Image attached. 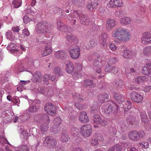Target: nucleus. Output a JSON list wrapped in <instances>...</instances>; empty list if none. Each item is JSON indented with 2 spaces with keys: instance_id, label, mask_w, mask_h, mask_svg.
<instances>
[{
  "instance_id": "f257e3e1",
  "label": "nucleus",
  "mask_w": 151,
  "mask_h": 151,
  "mask_svg": "<svg viewBox=\"0 0 151 151\" xmlns=\"http://www.w3.org/2000/svg\"><path fill=\"white\" fill-rule=\"evenodd\" d=\"M113 38L121 42H125L129 40L131 35L129 30L125 28L117 27L112 31Z\"/></svg>"
},
{
  "instance_id": "f03ea898",
  "label": "nucleus",
  "mask_w": 151,
  "mask_h": 151,
  "mask_svg": "<svg viewBox=\"0 0 151 151\" xmlns=\"http://www.w3.org/2000/svg\"><path fill=\"white\" fill-rule=\"evenodd\" d=\"M66 65L65 70L68 74H73V76L76 78H79L82 76V67L79 63L75 64L74 67L73 64L68 60L65 62Z\"/></svg>"
},
{
  "instance_id": "7ed1b4c3",
  "label": "nucleus",
  "mask_w": 151,
  "mask_h": 151,
  "mask_svg": "<svg viewBox=\"0 0 151 151\" xmlns=\"http://www.w3.org/2000/svg\"><path fill=\"white\" fill-rule=\"evenodd\" d=\"M78 16L81 23L83 24H88L89 23V20L86 17L85 15L80 10L74 11L73 13L70 14L68 16V18L72 24H75L76 23V16Z\"/></svg>"
},
{
  "instance_id": "20e7f679",
  "label": "nucleus",
  "mask_w": 151,
  "mask_h": 151,
  "mask_svg": "<svg viewBox=\"0 0 151 151\" xmlns=\"http://www.w3.org/2000/svg\"><path fill=\"white\" fill-rule=\"evenodd\" d=\"M114 98L117 103L116 106L117 107H120L123 108L125 111H128L131 109L132 105L131 102L129 101H127L126 103L125 102L124 96L121 94L115 93Z\"/></svg>"
},
{
  "instance_id": "39448f33",
  "label": "nucleus",
  "mask_w": 151,
  "mask_h": 151,
  "mask_svg": "<svg viewBox=\"0 0 151 151\" xmlns=\"http://www.w3.org/2000/svg\"><path fill=\"white\" fill-rule=\"evenodd\" d=\"M145 134V132L142 130H140L139 132L132 131L128 134V137L131 140L137 141L144 137Z\"/></svg>"
},
{
  "instance_id": "423d86ee",
  "label": "nucleus",
  "mask_w": 151,
  "mask_h": 151,
  "mask_svg": "<svg viewBox=\"0 0 151 151\" xmlns=\"http://www.w3.org/2000/svg\"><path fill=\"white\" fill-rule=\"evenodd\" d=\"M39 119L37 122L42 121L44 122L41 125L40 129L42 131H46L49 127L48 124L50 123V119L49 116L47 114H44L39 116Z\"/></svg>"
},
{
  "instance_id": "0eeeda50",
  "label": "nucleus",
  "mask_w": 151,
  "mask_h": 151,
  "mask_svg": "<svg viewBox=\"0 0 151 151\" xmlns=\"http://www.w3.org/2000/svg\"><path fill=\"white\" fill-rule=\"evenodd\" d=\"M91 126L89 124H85L82 126L80 128V132L84 137L90 136L92 133Z\"/></svg>"
},
{
  "instance_id": "6e6552de",
  "label": "nucleus",
  "mask_w": 151,
  "mask_h": 151,
  "mask_svg": "<svg viewBox=\"0 0 151 151\" xmlns=\"http://www.w3.org/2000/svg\"><path fill=\"white\" fill-rule=\"evenodd\" d=\"M80 49L78 47L77 45L74 46L70 51V57L74 59H78L80 55Z\"/></svg>"
},
{
  "instance_id": "1a4fd4ad",
  "label": "nucleus",
  "mask_w": 151,
  "mask_h": 151,
  "mask_svg": "<svg viewBox=\"0 0 151 151\" xmlns=\"http://www.w3.org/2000/svg\"><path fill=\"white\" fill-rule=\"evenodd\" d=\"M45 110L50 115L54 116L56 114L55 106L50 103L46 104L45 106Z\"/></svg>"
},
{
  "instance_id": "9d476101",
  "label": "nucleus",
  "mask_w": 151,
  "mask_h": 151,
  "mask_svg": "<svg viewBox=\"0 0 151 151\" xmlns=\"http://www.w3.org/2000/svg\"><path fill=\"white\" fill-rule=\"evenodd\" d=\"M123 5L122 0H110L107 4L109 8L119 7Z\"/></svg>"
},
{
  "instance_id": "9b49d317",
  "label": "nucleus",
  "mask_w": 151,
  "mask_h": 151,
  "mask_svg": "<svg viewBox=\"0 0 151 151\" xmlns=\"http://www.w3.org/2000/svg\"><path fill=\"white\" fill-rule=\"evenodd\" d=\"M93 120L94 123L97 124H101L103 126H105L107 124V119L105 118H101L99 114L94 116Z\"/></svg>"
},
{
  "instance_id": "f8f14e48",
  "label": "nucleus",
  "mask_w": 151,
  "mask_h": 151,
  "mask_svg": "<svg viewBox=\"0 0 151 151\" xmlns=\"http://www.w3.org/2000/svg\"><path fill=\"white\" fill-rule=\"evenodd\" d=\"M141 41L145 44H151V31L144 32L142 35Z\"/></svg>"
},
{
  "instance_id": "ddd939ff",
  "label": "nucleus",
  "mask_w": 151,
  "mask_h": 151,
  "mask_svg": "<svg viewBox=\"0 0 151 151\" xmlns=\"http://www.w3.org/2000/svg\"><path fill=\"white\" fill-rule=\"evenodd\" d=\"M44 143L49 148L54 147L57 144L56 139L50 137H47L44 140Z\"/></svg>"
},
{
  "instance_id": "4468645a",
  "label": "nucleus",
  "mask_w": 151,
  "mask_h": 151,
  "mask_svg": "<svg viewBox=\"0 0 151 151\" xmlns=\"http://www.w3.org/2000/svg\"><path fill=\"white\" fill-rule=\"evenodd\" d=\"M130 97L133 101L138 103L141 102L143 100L142 96L135 92L131 93Z\"/></svg>"
},
{
  "instance_id": "2eb2a0df",
  "label": "nucleus",
  "mask_w": 151,
  "mask_h": 151,
  "mask_svg": "<svg viewBox=\"0 0 151 151\" xmlns=\"http://www.w3.org/2000/svg\"><path fill=\"white\" fill-rule=\"evenodd\" d=\"M45 24L42 22H40L37 24L35 29L36 32L38 34L45 33V29L47 27Z\"/></svg>"
},
{
  "instance_id": "dca6fc26",
  "label": "nucleus",
  "mask_w": 151,
  "mask_h": 151,
  "mask_svg": "<svg viewBox=\"0 0 151 151\" xmlns=\"http://www.w3.org/2000/svg\"><path fill=\"white\" fill-rule=\"evenodd\" d=\"M115 20L112 19H107L106 24V29L108 31H110L116 25Z\"/></svg>"
},
{
  "instance_id": "f3484780",
  "label": "nucleus",
  "mask_w": 151,
  "mask_h": 151,
  "mask_svg": "<svg viewBox=\"0 0 151 151\" xmlns=\"http://www.w3.org/2000/svg\"><path fill=\"white\" fill-rule=\"evenodd\" d=\"M113 105H103L102 107V110L104 114L106 116L111 113L113 110Z\"/></svg>"
},
{
  "instance_id": "a211bd4d",
  "label": "nucleus",
  "mask_w": 151,
  "mask_h": 151,
  "mask_svg": "<svg viewBox=\"0 0 151 151\" xmlns=\"http://www.w3.org/2000/svg\"><path fill=\"white\" fill-rule=\"evenodd\" d=\"M79 119L81 122L83 123H86L89 121L87 113L85 111H82L79 113Z\"/></svg>"
},
{
  "instance_id": "6ab92c4d",
  "label": "nucleus",
  "mask_w": 151,
  "mask_h": 151,
  "mask_svg": "<svg viewBox=\"0 0 151 151\" xmlns=\"http://www.w3.org/2000/svg\"><path fill=\"white\" fill-rule=\"evenodd\" d=\"M107 37L108 35L105 32H102L99 37V42L104 47H106L107 45V43L106 42Z\"/></svg>"
},
{
  "instance_id": "aec40b11",
  "label": "nucleus",
  "mask_w": 151,
  "mask_h": 151,
  "mask_svg": "<svg viewBox=\"0 0 151 151\" xmlns=\"http://www.w3.org/2000/svg\"><path fill=\"white\" fill-rule=\"evenodd\" d=\"M67 54L64 51L61 50L56 51L55 54V57L58 58L64 59L66 58Z\"/></svg>"
},
{
  "instance_id": "412c9836",
  "label": "nucleus",
  "mask_w": 151,
  "mask_h": 151,
  "mask_svg": "<svg viewBox=\"0 0 151 151\" xmlns=\"http://www.w3.org/2000/svg\"><path fill=\"white\" fill-rule=\"evenodd\" d=\"M148 80V77L144 76H140L136 77L135 80V82L138 84L141 83Z\"/></svg>"
},
{
  "instance_id": "4be33fe9",
  "label": "nucleus",
  "mask_w": 151,
  "mask_h": 151,
  "mask_svg": "<svg viewBox=\"0 0 151 151\" xmlns=\"http://www.w3.org/2000/svg\"><path fill=\"white\" fill-rule=\"evenodd\" d=\"M16 45L15 44L13 43H10L9 44L7 47V49L9 51L12 53L15 54L17 52L18 50L15 48Z\"/></svg>"
},
{
  "instance_id": "5701e85b",
  "label": "nucleus",
  "mask_w": 151,
  "mask_h": 151,
  "mask_svg": "<svg viewBox=\"0 0 151 151\" xmlns=\"http://www.w3.org/2000/svg\"><path fill=\"white\" fill-rule=\"evenodd\" d=\"M32 74V79L33 82H36L39 81L41 79V75L39 72H35L33 74Z\"/></svg>"
},
{
  "instance_id": "b1692460",
  "label": "nucleus",
  "mask_w": 151,
  "mask_h": 151,
  "mask_svg": "<svg viewBox=\"0 0 151 151\" xmlns=\"http://www.w3.org/2000/svg\"><path fill=\"white\" fill-rule=\"evenodd\" d=\"M131 19L128 17H124L121 18L119 20L120 23L122 25H126L130 24Z\"/></svg>"
},
{
  "instance_id": "393cba45",
  "label": "nucleus",
  "mask_w": 151,
  "mask_h": 151,
  "mask_svg": "<svg viewBox=\"0 0 151 151\" xmlns=\"http://www.w3.org/2000/svg\"><path fill=\"white\" fill-rule=\"evenodd\" d=\"M79 130L76 127L72 128L70 130V136L72 138L77 137L79 134Z\"/></svg>"
},
{
  "instance_id": "a878e982",
  "label": "nucleus",
  "mask_w": 151,
  "mask_h": 151,
  "mask_svg": "<svg viewBox=\"0 0 151 151\" xmlns=\"http://www.w3.org/2000/svg\"><path fill=\"white\" fill-rule=\"evenodd\" d=\"M133 55L132 52L130 50L127 49L124 51L122 55L125 58L129 59L131 58Z\"/></svg>"
},
{
  "instance_id": "bb28decb",
  "label": "nucleus",
  "mask_w": 151,
  "mask_h": 151,
  "mask_svg": "<svg viewBox=\"0 0 151 151\" xmlns=\"http://www.w3.org/2000/svg\"><path fill=\"white\" fill-rule=\"evenodd\" d=\"M52 52V48L50 45L45 46V50L42 55V56L44 57L50 54Z\"/></svg>"
},
{
  "instance_id": "cd10ccee",
  "label": "nucleus",
  "mask_w": 151,
  "mask_h": 151,
  "mask_svg": "<svg viewBox=\"0 0 151 151\" xmlns=\"http://www.w3.org/2000/svg\"><path fill=\"white\" fill-rule=\"evenodd\" d=\"M42 38L41 40V43H42L44 44L47 45H50L51 42V40L49 38L47 37L45 35L43 34L41 36Z\"/></svg>"
},
{
  "instance_id": "c85d7f7f",
  "label": "nucleus",
  "mask_w": 151,
  "mask_h": 151,
  "mask_svg": "<svg viewBox=\"0 0 151 151\" xmlns=\"http://www.w3.org/2000/svg\"><path fill=\"white\" fill-rule=\"evenodd\" d=\"M58 29L62 32H66L67 31V27L66 25H63L62 22L59 21L57 23Z\"/></svg>"
},
{
  "instance_id": "c756f323",
  "label": "nucleus",
  "mask_w": 151,
  "mask_h": 151,
  "mask_svg": "<svg viewBox=\"0 0 151 151\" xmlns=\"http://www.w3.org/2000/svg\"><path fill=\"white\" fill-rule=\"evenodd\" d=\"M141 121L142 122L145 124L148 121L146 114L145 112H142L141 113Z\"/></svg>"
},
{
  "instance_id": "7c9ffc66",
  "label": "nucleus",
  "mask_w": 151,
  "mask_h": 151,
  "mask_svg": "<svg viewBox=\"0 0 151 151\" xmlns=\"http://www.w3.org/2000/svg\"><path fill=\"white\" fill-rule=\"evenodd\" d=\"M22 4V0H13L12 5L14 7L17 8L20 7Z\"/></svg>"
},
{
  "instance_id": "2f4dec72",
  "label": "nucleus",
  "mask_w": 151,
  "mask_h": 151,
  "mask_svg": "<svg viewBox=\"0 0 151 151\" xmlns=\"http://www.w3.org/2000/svg\"><path fill=\"white\" fill-rule=\"evenodd\" d=\"M1 117L3 119V120L4 122H5V121H6L8 122H10L12 120L10 118V116L6 112H4L2 113Z\"/></svg>"
},
{
  "instance_id": "473e14b6",
  "label": "nucleus",
  "mask_w": 151,
  "mask_h": 151,
  "mask_svg": "<svg viewBox=\"0 0 151 151\" xmlns=\"http://www.w3.org/2000/svg\"><path fill=\"white\" fill-rule=\"evenodd\" d=\"M84 86H89L90 87H93L95 86V84L93 83L92 81L90 80H86L84 82Z\"/></svg>"
},
{
  "instance_id": "72a5a7b5",
  "label": "nucleus",
  "mask_w": 151,
  "mask_h": 151,
  "mask_svg": "<svg viewBox=\"0 0 151 151\" xmlns=\"http://www.w3.org/2000/svg\"><path fill=\"white\" fill-rule=\"evenodd\" d=\"M142 73L144 75L148 76L151 74V69L146 67H144L142 69Z\"/></svg>"
},
{
  "instance_id": "f704fd0d",
  "label": "nucleus",
  "mask_w": 151,
  "mask_h": 151,
  "mask_svg": "<svg viewBox=\"0 0 151 151\" xmlns=\"http://www.w3.org/2000/svg\"><path fill=\"white\" fill-rule=\"evenodd\" d=\"M122 147L121 146L116 145L109 148L108 151H121Z\"/></svg>"
},
{
  "instance_id": "c9c22d12",
  "label": "nucleus",
  "mask_w": 151,
  "mask_h": 151,
  "mask_svg": "<svg viewBox=\"0 0 151 151\" xmlns=\"http://www.w3.org/2000/svg\"><path fill=\"white\" fill-rule=\"evenodd\" d=\"M50 129L54 133L57 134L59 132L60 127L57 124H55L53 126L51 127Z\"/></svg>"
},
{
  "instance_id": "e433bc0d",
  "label": "nucleus",
  "mask_w": 151,
  "mask_h": 151,
  "mask_svg": "<svg viewBox=\"0 0 151 151\" xmlns=\"http://www.w3.org/2000/svg\"><path fill=\"white\" fill-rule=\"evenodd\" d=\"M139 147L143 149H147L149 147V145L148 142H144L139 143Z\"/></svg>"
},
{
  "instance_id": "4c0bfd02",
  "label": "nucleus",
  "mask_w": 151,
  "mask_h": 151,
  "mask_svg": "<svg viewBox=\"0 0 151 151\" xmlns=\"http://www.w3.org/2000/svg\"><path fill=\"white\" fill-rule=\"evenodd\" d=\"M143 54L145 55H148L151 53V46H147L144 49Z\"/></svg>"
},
{
  "instance_id": "58836bf2",
  "label": "nucleus",
  "mask_w": 151,
  "mask_h": 151,
  "mask_svg": "<svg viewBox=\"0 0 151 151\" xmlns=\"http://www.w3.org/2000/svg\"><path fill=\"white\" fill-rule=\"evenodd\" d=\"M0 143L3 145L5 144H8L11 145L6 139L3 136H0Z\"/></svg>"
},
{
  "instance_id": "ea45409f",
  "label": "nucleus",
  "mask_w": 151,
  "mask_h": 151,
  "mask_svg": "<svg viewBox=\"0 0 151 151\" xmlns=\"http://www.w3.org/2000/svg\"><path fill=\"white\" fill-rule=\"evenodd\" d=\"M75 106L79 110H81L86 109V105H82L78 103L77 102L75 103Z\"/></svg>"
},
{
  "instance_id": "a19ab883",
  "label": "nucleus",
  "mask_w": 151,
  "mask_h": 151,
  "mask_svg": "<svg viewBox=\"0 0 151 151\" xmlns=\"http://www.w3.org/2000/svg\"><path fill=\"white\" fill-rule=\"evenodd\" d=\"M67 40L69 42H73L76 39V37L72 35H68L66 36Z\"/></svg>"
},
{
  "instance_id": "79ce46f5",
  "label": "nucleus",
  "mask_w": 151,
  "mask_h": 151,
  "mask_svg": "<svg viewBox=\"0 0 151 151\" xmlns=\"http://www.w3.org/2000/svg\"><path fill=\"white\" fill-rule=\"evenodd\" d=\"M6 37L8 39H9L11 41H13L14 40V39L12 34V32L11 31H8L6 32Z\"/></svg>"
},
{
  "instance_id": "37998d69",
  "label": "nucleus",
  "mask_w": 151,
  "mask_h": 151,
  "mask_svg": "<svg viewBox=\"0 0 151 151\" xmlns=\"http://www.w3.org/2000/svg\"><path fill=\"white\" fill-rule=\"evenodd\" d=\"M21 130L22 131L21 136H23V137L25 139H27L28 136V133H27V131L24 130L22 128H21Z\"/></svg>"
},
{
  "instance_id": "c03bdc74",
  "label": "nucleus",
  "mask_w": 151,
  "mask_h": 151,
  "mask_svg": "<svg viewBox=\"0 0 151 151\" xmlns=\"http://www.w3.org/2000/svg\"><path fill=\"white\" fill-rule=\"evenodd\" d=\"M50 75L49 74L45 75L43 77V82L45 84L47 85L48 84V80L49 79Z\"/></svg>"
},
{
  "instance_id": "a18cd8bd",
  "label": "nucleus",
  "mask_w": 151,
  "mask_h": 151,
  "mask_svg": "<svg viewBox=\"0 0 151 151\" xmlns=\"http://www.w3.org/2000/svg\"><path fill=\"white\" fill-rule=\"evenodd\" d=\"M70 138L68 137V135L65 133H63L61 137V140L63 142H66Z\"/></svg>"
},
{
  "instance_id": "49530a36",
  "label": "nucleus",
  "mask_w": 151,
  "mask_h": 151,
  "mask_svg": "<svg viewBox=\"0 0 151 151\" xmlns=\"http://www.w3.org/2000/svg\"><path fill=\"white\" fill-rule=\"evenodd\" d=\"M19 150L16 151H29L28 148L26 145H22L19 147Z\"/></svg>"
},
{
  "instance_id": "de8ad7c7",
  "label": "nucleus",
  "mask_w": 151,
  "mask_h": 151,
  "mask_svg": "<svg viewBox=\"0 0 151 151\" xmlns=\"http://www.w3.org/2000/svg\"><path fill=\"white\" fill-rule=\"evenodd\" d=\"M53 122L55 124H57L58 126H59L62 122L61 119L60 117H58L54 119Z\"/></svg>"
},
{
  "instance_id": "09e8293b",
  "label": "nucleus",
  "mask_w": 151,
  "mask_h": 151,
  "mask_svg": "<svg viewBox=\"0 0 151 151\" xmlns=\"http://www.w3.org/2000/svg\"><path fill=\"white\" fill-rule=\"evenodd\" d=\"M28 117V114L27 113H26L25 114H24L20 116V119H21V121H23L27 119Z\"/></svg>"
},
{
  "instance_id": "8fccbe9b",
  "label": "nucleus",
  "mask_w": 151,
  "mask_h": 151,
  "mask_svg": "<svg viewBox=\"0 0 151 151\" xmlns=\"http://www.w3.org/2000/svg\"><path fill=\"white\" fill-rule=\"evenodd\" d=\"M124 84L123 82L121 80L118 79L116 80V84L118 87L122 88Z\"/></svg>"
},
{
  "instance_id": "3c124183",
  "label": "nucleus",
  "mask_w": 151,
  "mask_h": 151,
  "mask_svg": "<svg viewBox=\"0 0 151 151\" xmlns=\"http://www.w3.org/2000/svg\"><path fill=\"white\" fill-rule=\"evenodd\" d=\"M103 96V95L101 94L98 95L97 97V99L98 101L101 103H104L105 101Z\"/></svg>"
},
{
  "instance_id": "603ef678",
  "label": "nucleus",
  "mask_w": 151,
  "mask_h": 151,
  "mask_svg": "<svg viewBox=\"0 0 151 151\" xmlns=\"http://www.w3.org/2000/svg\"><path fill=\"white\" fill-rule=\"evenodd\" d=\"M73 96L75 99L77 100L78 101L81 102L83 101V99L81 98V96L77 93H75Z\"/></svg>"
},
{
  "instance_id": "864d4df0",
  "label": "nucleus",
  "mask_w": 151,
  "mask_h": 151,
  "mask_svg": "<svg viewBox=\"0 0 151 151\" xmlns=\"http://www.w3.org/2000/svg\"><path fill=\"white\" fill-rule=\"evenodd\" d=\"M99 110V108L97 105H93L91 107V112L96 113Z\"/></svg>"
},
{
  "instance_id": "5fc2aeb1",
  "label": "nucleus",
  "mask_w": 151,
  "mask_h": 151,
  "mask_svg": "<svg viewBox=\"0 0 151 151\" xmlns=\"http://www.w3.org/2000/svg\"><path fill=\"white\" fill-rule=\"evenodd\" d=\"M37 108L35 106H30L29 109L28 111L30 112H35L37 110Z\"/></svg>"
},
{
  "instance_id": "6e6d98bb",
  "label": "nucleus",
  "mask_w": 151,
  "mask_h": 151,
  "mask_svg": "<svg viewBox=\"0 0 151 151\" xmlns=\"http://www.w3.org/2000/svg\"><path fill=\"white\" fill-rule=\"evenodd\" d=\"M88 44L89 47H93L96 45V43L94 40H92L89 42Z\"/></svg>"
},
{
  "instance_id": "4d7b16f0",
  "label": "nucleus",
  "mask_w": 151,
  "mask_h": 151,
  "mask_svg": "<svg viewBox=\"0 0 151 151\" xmlns=\"http://www.w3.org/2000/svg\"><path fill=\"white\" fill-rule=\"evenodd\" d=\"M60 69L59 67H56L54 69V72L56 76L60 75Z\"/></svg>"
},
{
  "instance_id": "13d9d810",
  "label": "nucleus",
  "mask_w": 151,
  "mask_h": 151,
  "mask_svg": "<svg viewBox=\"0 0 151 151\" xmlns=\"http://www.w3.org/2000/svg\"><path fill=\"white\" fill-rule=\"evenodd\" d=\"M127 121V122H129V124H134V120L133 117L129 116L128 117Z\"/></svg>"
},
{
  "instance_id": "bf43d9fd",
  "label": "nucleus",
  "mask_w": 151,
  "mask_h": 151,
  "mask_svg": "<svg viewBox=\"0 0 151 151\" xmlns=\"http://www.w3.org/2000/svg\"><path fill=\"white\" fill-rule=\"evenodd\" d=\"M23 19L24 22L26 24H27L30 20V18L27 16H25L23 17Z\"/></svg>"
},
{
  "instance_id": "052dcab7",
  "label": "nucleus",
  "mask_w": 151,
  "mask_h": 151,
  "mask_svg": "<svg viewBox=\"0 0 151 151\" xmlns=\"http://www.w3.org/2000/svg\"><path fill=\"white\" fill-rule=\"evenodd\" d=\"M112 67L111 66L107 65L106 66L105 69V71L106 72L110 73L111 72L112 70Z\"/></svg>"
},
{
  "instance_id": "680f3d73",
  "label": "nucleus",
  "mask_w": 151,
  "mask_h": 151,
  "mask_svg": "<svg viewBox=\"0 0 151 151\" xmlns=\"http://www.w3.org/2000/svg\"><path fill=\"white\" fill-rule=\"evenodd\" d=\"M46 26L47 27L46 29H45V32L50 33L52 30V27L50 25H46Z\"/></svg>"
},
{
  "instance_id": "e2e57ef3",
  "label": "nucleus",
  "mask_w": 151,
  "mask_h": 151,
  "mask_svg": "<svg viewBox=\"0 0 151 151\" xmlns=\"http://www.w3.org/2000/svg\"><path fill=\"white\" fill-rule=\"evenodd\" d=\"M125 72L127 73H133L134 72V70L133 68H127L125 70Z\"/></svg>"
},
{
  "instance_id": "0e129e2a",
  "label": "nucleus",
  "mask_w": 151,
  "mask_h": 151,
  "mask_svg": "<svg viewBox=\"0 0 151 151\" xmlns=\"http://www.w3.org/2000/svg\"><path fill=\"white\" fill-rule=\"evenodd\" d=\"M99 144V142L96 139H93L91 141V144L92 146H96Z\"/></svg>"
},
{
  "instance_id": "69168bd1",
  "label": "nucleus",
  "mask_w": 151,
  "mask_h": 151,
  "mask_svg": "<svg viewBox=\"0 0 151 151\" xmlns=\"http://www.w3.org/2000/svg\"><path fill=\"white\" fill-rule=\"evenodd\" d=\"M109 47L112 51H115L116 50V47L114 44H109Z\"/></svg>"
},
{
  "instance_id": "338daca9",
  "label": "nucleus",
  "mask_w": 151,
  "mask_h": 151,
  "mask_svg": "<svg viewBox=\"0 0 151 151\" xmlns=\"http://www.w3.org/2000/svg\"><path fill=\"white\" fill-rule=\"evenodd\" d=\"M118 70L119 69L118 68L114 67H112L111 72L116 73L118 72Z\"/></svg>"
},
{
  "instance_id": "774afa93",
  "label": "nucleus",
  "mask_w": 151,
  "mask_h": 151,
  "mask_svg": "<svg viewBox=\"0 0 151 151\" xmlns=\"http://www.w3.org/2000/svg\"><path fill=\"white\" fill-rule=\"evenodd\" d=\"M22 33L26 36H28L29 35V33L27 29H25L23 30Z\"/></svg>"
}]
</instances>
